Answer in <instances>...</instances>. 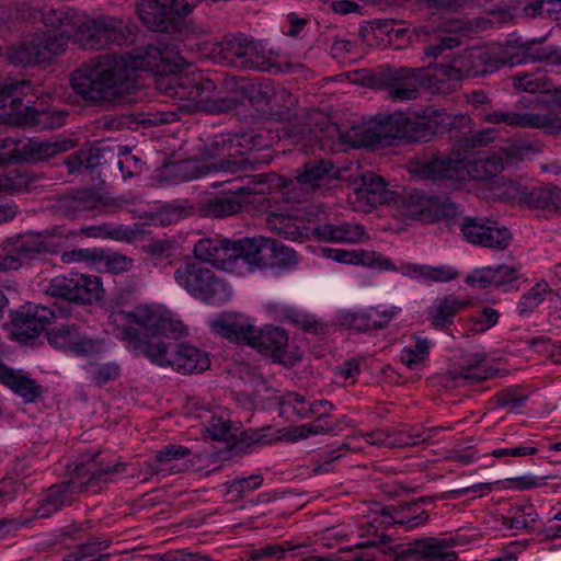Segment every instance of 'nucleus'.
I'll use <instances>...</instances> for the list:
<instances>
[{
    "label": "nucleus",
    "mask_w": 561,
    "mask_h": 561,
    "mask_svg": "<svg viewBox=\"0 0 561 561\" xmlns=\"http://www.w3.org/2000/svg\"><path fill=\"white\" fill-rule=\"evenodd\" d=\"M113 333L127 343L129 350L145 355L151 363L171 367L183 374L201 373L209 365L208 356L198 348L165 341L185 333L180 321L162 316L149 306H137L133 311L118 310L108 317Z\"/></svg>",
    "instance_id": "1"
},
{
    "label": "nucleus",
    "mask_w": 561,
    "mask_h": 561,
    "mask_svg": "<svg viewBox=\"0 0 561 561\" xmlns=\"http://www.w3.org/2000/svg\"><path fill=\"white\" fill-rule=\"evenodd\" d=\"M167 59L165 47L150 44L77 69L71 76V87L90 103L117 104L138 87L137 70L162 75Z\"/></svg>",
    "instance_id": "2"
},
{
    "label": "nucleus",
    "mask_w": 561,
    "mask_h": 561,
    "mask_svg": "<svg viewBox=\"0 0 561 561\" xmlns=\"http://www.w3.org/2000/svg\"><path fill=\"white\" fill-rule=\"evenodd\" d=\"M154 82L157 90L162 94L179 101V110H202L213 114L228 112L243 103L249 84L244 78L226 77L221 82L226 95H220L215 82L202 76L159 75L156 76Z\"/></svg>",
    "instance_id": "3"
},
{
    "label": "nucleus",
    "mask_w": 561,
    "mask_h": 561,
    "mask_svg": "<svg viewBox=\"0 0 561 561\" xmlns=\"http://www.w3.org/2000/svg\"><path fill=\"white\" fill-rule=\"evenodd\" d=\"M77 18L81 14L72 9L57 10L43 7L33 11V19H41L51 30L30 34L21 43L8 48V59L14 66H28L49 61L66 50L67 44L75 37Z\"/></svg>",
    "instance_id": "4"
},
{
    "label": "nucleus",
    "mask_w": 561,
    "mask_h": 561,
    "mask_svg": "<svg viewBox=\"0 0 561 561\" xmlns=\"http://www.w3.org/2000/svg\"><path fill=\"white\" fill-rule=\"evenodd\" d=\"M267 114L275 119L291 124V131L322 146L343 140L339 126L321 112H308L298 106V99L285 88H273Z\"/></svg>",
    "instance_id": "5"
},
{
    "label": "nucleus",
    "mask_w": 561,
    "mask_h": 561,
    "mask_svg": "<svg viewBox=\"0 0 561 561\" xmlns=\"http://www.w3.org/2000/svg\"><path fill=\"white\" fill-rule=\"evenodd\" d=\"M210 325L215 333L229 341L245 343L260 353L271 356L275 362H287L288 335L283 329L273 325L256 329L232 317L219 318Z\"/></svg>",
    "instance_id": "6"
},
{
    "label": "nucleus",
    "mask_w": 561,
    "mask_h": 561,
    "mask_svg": "<svg viewBox=\"0 0 561 561\" xmlns=\"http://www.w3.org/2000/svg\"><path fill=\"white\" fill-rule=\"evenodd\" d=\"M209 56L224 67L266 71L272 66L262 44L244 33H231L213 44Z\"/></svg>",
    "instance_id": "7"
},
{
    "label": "nucleus",
    "mask_w": 561,
    "mask_h": 561,
    "mask_svg": "<svg viewBox=\"0 0 561 561\" xmlns=\"http://www.w3.org/2000/svg\"><path fill=\"white\" fill-rule=\"evenodd\" d=\"M125 467L126 465L123 462L104 468H89L83 463L78 465L69 481L54 484L46 491L37 507V514L43 518L49 517L61 507L70 505L79 494L94 485L102 477L123 472Z\"/></svg>",
    "instance_id": "8"
},
{
    "label": "nucleus",
    "mask_w": 561,
    "mask_h": 561,
    "mask_svg": "<svg viewBox=\"0 0 561 561\" xmlns=\"http://www.w3.org/2000/svg\"><path fill=\"white\" fill-rule=\"evenodd\" d=\"M76 34L73 42H77L85 49H105L113 46H126L134 42L131 28L113 16H103L98 20L81 15L77 18Z\"/></svg>",
    "instance_id": "9"
},
{
    "label": "nucleus",
    "mask_w": 561,
    "mask_h": 561,
    "mask_svg": "<svg viewBox=\"0 0 561 561\" xmlns=\"http://www.w3.org/2000/svg\"><path fill=\"white\" fill-rule=\"evenodd\" d=\"M520 156V148L514 144L496 150L458 151V179L465 174L472 180L486 181L511 165Z\"/></svg>",
    "instance_id": "10"
},
{
    "label": "nucleus",
    "mask_w": 561,
    "mask_h": 561,
    "mask_svg": "<svg viewBox=\"0 0 561 561\" xmlns=\"http://www.w3.org/2000/svg\"><path fill=\"white\" fill-rule=\"evenodd\" d=\"M405 168L419 181H431L437 186L456 188V150L424 151L408 160Z\"/></svg>",
    "instance_id": "11"
},
{
    "label": "nucleus",
    "mask_w": 561,
    "mask_h": 561,
    "mask_svg": "<svg viewBox=\"0 0 561 561\" xmlns=\"http://www.w3.org/2000/svg\"><path fill=\"white\" fill-rule=\"evenodd\" d=\"M179 287L194 298L215 302L227 297V286L215 273L199 262H181L174 271Z\"/></svg>",
    "instance_id": "12"
},
{
    "label": "nucleus",
    "mask_w": 561,
    "mask_h": 561,
    "mask_svg": "<svg viewBox=\"0 0 561 561\" xmlns=\"http://www.w3.org/2000/svg\"><path fill=\"white\" fill-rule=\"evenodd\" d=\"M367 79L374 88H386L394 101L415 100L421 87H431V78L425 68H386Z\"/></svg>",
    "instance_id": "13"
},
{
    "label": "nucleus",
    "mask_w": 561,
    "mask_h": 561,
    "mask_svg": "<svg viewBox=\"0 0 561 561\" xmlns=\"http://www.w3.org/2000/svg\"><path fill=\"white\" fill-rule=\"evenodd\" d=\"M339 170L329 160H311L296 171L294 179L286 182L282 192L286 201H308L317 190L337 178Z\"/></svg>",
    "instance_id": "14"
},
{
    "label": "nucleus",
    "mask_w": 561,
    "mask_h": 561,
    "mask_svg": "<svg viewBox=\"0 0 561 561\" xmlns=\"http://www.w3.org/2000/svg\"><path fill=\"white\" fill-rule=\"evenodd\" d=\"M45 293L78 305H92L102 298V284L96 276L75 274L57 276L45 287Z\"/></svg>",
    "instance_id": "15"
},
{
    "label": "nucleus",
    "mask_w": 561,
    "mask_h": 561,
    "mask_svg": "<svg viewBox=\"0 0 561 561\" xmlns=\"http://www.w3.org/2000/svg\"><path fill=\"white\" fill-rule=\"evenodd\" d=\"M196 0H145L137 7V13L145 26L167 33L176 21L188 14Z\"/></svg>",
    "instance_id": "16"
},
{
    "label": "nucleus",
    "mask_w": 561,
    "mask_h": 561,
    "mask_svg": "<svg viewBox=\"0 0 561 561\" xmlns=\"http://www.w3.org/2000/svg\"><path fill=\"white\" fill-rule=\"evenodd\" d=\"M352 193L348 195L354 207L369 211L379 205L389 203L392 192L382 176L373 171L363 172L351 181Z\"/></svg>",
    "instance_id": "17"
},
{
    "label": "nucleus",
    "mask_w": 561,
    "mask_h": 561,
    "mask_svg": "<svg viewBox=\"0 0 561 561\" xmlns=\"http://www.w3.org/2000/svg\"><path fill=\"white\" fill-rule=\"evenodd\" d=\"M217 170L215 163L208 165L206 178L209 186L218 188L227 186L225 193L237 195H256L268 191L267 176L265 174L237 175L239 172H226V168Z\"/></svg>",
    "instance_id": "18"
},
{
    "label": "nucleus",
    "mask_w": 561,
    "mask_h": 561,
    "mask_svg": "<svg viewBox=\"0 0 561 561\" xmlns=\"http://www.w3.org/2000/svg\"><path fill=\"white\" fill-rule=\"evenodd\" d=\"M559 107L560 106L556 103L547 104L541 103V100H539L535 105V108L538 110L537 113L519 114L516 112L494 111L484 116V122L490 124H505L520 128L556 126L560 123L559 113H557Z\"/></svg>",
    "instance_id": "19"
},
{
    "label": "nucleus",
    "mask_w": 561,
    "mask_h": 561,
    "mask_svg": "<svg viewBox=\"0 0 561 561\" xmlns=\"http://www.w3.org/2000/svg\"><path fill=\"white\" fill-rule=\"evenodd\" d=\"M55 319V312L42 305H27L11 314L12 335L20 342L36 339Z\"/></svg>",
    "instance_id": "20"
},
{
    "label": "nucleus",
    "mask_w": 561,
    "mask_h": 561,
    "mask_svg": "<svg viewBox=\"0 0 561 561\" xmlns=\"http://www.w3.org/2000/svg\"><path fill=\"white\" fill-rule=\"evenodd\" d=\"M204 148L205 157L216 160L214 163L217 170L227 168L226 172H242L249 165V160L242 151L243 146L237 137L218 135Z\"/></svg>",
    "instance_id": "21"
},
{
    "label": "nucleus",
    "mask_w": 561,
    "mask_h": 561,
    "mask_svg": "<svg viewBox=\"0 0 561 561\" xmlns=\"http://www.w3.org/2000/svg\"><path fill=\"white\" fill-rule=\"evenodd\" d=\"M504 64L516 65L528 61L561 66V48L542 45L538 41H513L503 46Z\"/></svg>",
    "instance_id": "22"
},
{
    "label": "nucleus",
    "mask_w": 561,
    "mask_h": 561,
    "mask_svg": "<svg viewBox=\"0 0 561 561\" xmlns=\"http://www.w3.org/2000/svg\"><path fill=\"white\" fill-rule=\"evenodd\" d=\"M405 215L413 219L433 221L440 218H448L455 214V205L448 198L427 196L422 191L409 193L403 199Z\"/></svg>",
    "instance_id": "23"
},
{
    "label": "nucleus",
    "mask_w": 561,
    "mask_h": 561,
    "mask_svg": "<svg viewBox=\"0 0 561 561\" xmlns=\"http://www.w3.org/2000/svg\"><path fill=\"white\" fill-rule=\"evenodd\" d=\"M460 68L458 73L469 77H477L489 71H494L504 66L503 46L494 44L489 46H477L465 50L458 58Z\"/></svg>",
    "instance_id": "24"
},
{
    "label": "nucleus",
    "mask_w": 561,
    "mask_h": 561,
    "mask_svg": "<svg viewBox=\"0 0 561 561\" xmlns=\"http://www.w3.org/2000/svg\"><path fill=\"white\" fill-rule=\"evenodd\" d=\"M453 546L454 539L426 537L408 543L398 558L401 561H454Z\"/></svg>",
    "instance_id": "25"
},
{
    "label": "nucleus",
    "mask_w": 561,
    "mask_h": 561,
    "mask_svg": "<svg viewBox=\"0 0 561 561\" xmlns=\"http://www.w3.org/2000/svg\"><path fill=\"white\" fill-rule=\"evenodd\" d=\"M404 124V114L393 113L362 130L359 140L366 147L392 146L396 140L403 141Z\"/></svg>",
    "instance_id": "26"
},
{
    "label": "nucleus",
    "mask_w": 561,
    "mask_h": 561,
    "mask_svg": "<svg viewBox=\"0 0 561 561\" xmlns=\"http://www.w3.org/2000/svg\"><path fill=\"white\" fill-rule=\"evenodd\" d=\"M456 46V39L450 36L442 37L439 43L436 45H431L425 48V56L433 57L435 59L440 58L439 61L432 62L428 65L427 69L433 70V76L430 77L431 80L435 79L437 82H449L456 77V68L455 61L456 56L451 51Z\"/></svg>",
    "instance_id": "27"
},
{
    "label": "nucleus",
    "mask_w": 561,
    "mask_h": 561,
    "mask_svg": "<svg viewBox=\"0 0 561 561\" xmlns=\"http://www.w3.org/2000/svg\"><path fill=\"white\" fill-rule=\"evenodd\" d=\"M492 376L494 370L486 366L482 352H461L458 358V388L481 382Z\"/></svg>",
    "instance_id": "28"
},
{
    "label": "nucleus",
    "mask_w": 561,
    "mask_h": 561,
    "mask_svg": "<svg viewBox=\"0 0 561 561\" xmlns=\"http://www.w3.org/2000/svg\"><path fill=\"white\" fill-rule=\"evenodd\" d=\"M194 256L217 268L232 270L229 259V240L219 238H204L194 245Z\"/></svg>",
    "instance_id": "29"
},
{
    "label": "nucleus",
    "mask_w": 561,
    "mask_h": 561,
    "mask_svg": "<svg viewBox=\"0 0 561 561\" xmlns=\"http://www.w3.org/2000/svg\"><path fill=\"white\" fill-rule=\"evenodd\" d=\"M250 195L228 194L208 198L197 206V213L202 217L225 218L242 211L248 204Z\"/></svg>",
    "instance_id": "30"
},
{
    "label": "nucleus",
    "mask_w": 561,
    "mask_h": 561,
    "mask_svg": "<svg viewBox=\"0 0 561 561\" xmlns=\"http://www.w3.org/2000/svg\"><path fill=\"white\" fill-rule=\"evenodd\" d=\"M70 147V141L27 140L19 149V154L13 153L14 158L11 161H44L68 150Z\"/></svg>",
    "instance_id": "31"
},
{
    "label": "nucleus",
    "mask_w": 561,
    "mask_h": 561,
    "mask_svg": "<svg viewBox=\"0 0 561 561\" xmlns=\"http://www.w3.org/2000/svg\"><path fill=\"white\" fill-rule=\"evenodd\" d=\"M111 154L112 152L107 148H81L69 154L65 164L70 174L80 172L82 169L93 172L96 168L106 163Z\"/></svg>",
    "instance_id": "32"
},
{
    "label": "nucleus",
    "mask_w": 561,
    "mask_h": 561,
    "mask_svg": "<svg viewBox=\"0 0 561 561\" xmlns=\"http://www.w3.org/2000/svg\"><path fill=\"white\" fill-rule=\"evenodd\" d=\"M316 232L324 241L341 243H356L365 236L363 226L347 222L341 225L325 224L318 227Z\"/></svg>",
    "instance_id": "33"
},
{
    "label": "nucleus",
    "mask_w": 561,
    "mask_h": 561,
    "mask_svg": "<svg viewBox=\"0 0 561 561\" xmlns=\"http://www.w3.org/2000/svg\"><path fill=\"white\" fill-rule=\"evenodd\" d=\"M0 382L8 386L15 393L21 396L25 402L34 401L41 393L39 387L34 380L20 373L7 368L0 362Z\"/></svg>",
    "instance_id": "34"
},
{
    "label": "nucleus",
    "mask_w": 561,
    "mask_h": 561,
    "mask_svg": "<svg viewBox=\"0 0 561 561\" xmlns=\"http://www.w3.org/2000/svg\"><path fill=\"white\" fill-rule=\"evenodd\" d=\"M333 253L335 254L334 261L339 263L359 264L377 270L394 268L388 259L376 252L336 249V252Z\"/></svg>",
    "instance_id": "35"
},
{
    "label": "nucleus",
    "mask_w": 561,
    "mask_h": 561,
    "mask_svg": "<svg viewBox=\"0 0 561 561\" xmlns=\"http://www.w3.org/2000/svg\"><path fill=\"white\" fill-rule=\"evenodd\" d=\"M539 515L533 504L512 507L503 517V524L507 529L520 531H535L538 526Z\"/></svg>",
    "instance_id": "36"
},
{
    "label": "nucleus",
    "mask_w": 561,
    "mask_h": 561,
    "mask_svg": "<svg viewBox=\"0 0 561 561\" xmlns=\"http://www.w3.org/2000/svg\"><path fill=\"white\" fill-rule=\"evenodd\" d=\"M99 196L92 191H81L75 196H66L59 199L58 209L68 218H76L79 214L96 207Z\"/></svg>",
    "instance_id": "37"
},
{
    "label": "nucleus",
    "mask_w": 561,
    "mask_h": 561,
    "mask_svg": "<svg viewBox=\"0 0 561 561\" xmlns=\"http://www.w3.org/2000/svg\"><path fill=\"white\" fill-rule=\"evenodd\" d=\"M30 84L25 80H1L0 81V108L4 110V115L18 113L24 90Z\"/></svg>",
    "instance_id": "38"
},
{
    "label": "nucleus",
    "mask_w": 561,
    "mask_h": 561,
    "mask_svg": "<svg viewBox=\"0 0 561 561\" xmlns=\"http://www.w3.org/2000/svg\"><path fill=\"white\" fill-rule=\"evenodd\" d=\"M500 317L501 314L499 310L492 307L482 306L477 308L466 320L463 336L483 333L494 328L497 324Z\"/></svg>",
    "instance_id": "39"
},
{
    "label": "nucleus",
    "mask_w": 561,
    "mask_h": 561,
    "mask_svg": "<svg viewBox=\"0 0 561 561\" xmlns=\"http://www.w3.org/2000/svg\"><path fill=\"white\" fill-rule=\"evenodd\" d=\"M422 501L423 500L409 502V503H405L404 505H401L394 510L396 516L402 515L405 511H411V513L413 515L411 518H408V519H396L394 516L390 512H388L386 508H381L380 513H379L380 524H385V525L398 524V525H404L409 528H413V527L424 523L428 518V515L426 514L425 511L419 512V510H420L419 503Z\"/></svg>",
    "instance_id": "40"
},
{
    "label": "nucleus",
    "mask_w": 561,
    "mask_h": 561,
    "mask_svg": "<svg viewBox=\"0 0 561 561\" xmlns=\"http://www.w3.org/2000/svg\"><path fill=\"white\" fill-rule=\"evenodd\" d=\"M67 112L61 110L25 108V122L42 129H54L64 125Z\"/></svg>",
    "instance_id": "41"
},
{
    "label": "nucleus",
    "mask_w": 561,
    "mask_h": 561,
    "mask_svg": "<svg viewBox=\"0 0 561 561\" xmlns=\"http://www.w3.org/2000/svg\"><path fill=\"white\" fill-rule=\"evenodd\" d=\"M404 135L405 142H426L436 134V124L426 118L412 119L404 115Z\"/></svg>",
    "instance_id": "42"
},
{
    "label": "nucleus",
    "mask_w": 561,
    "mask_h": 561,
    "mask_svg": "<svg viewBox=\"0 0 561 561\" xmlns=\"http://www.w3.org/2000/svg\"><path fill=\"white\" fill-rule=\"evenodd\" d=\"M524 198L533 208L557 207L561 204V191L554 186H538L527 192Z\"/></svg>",
    "instance_id": "43"
},
{
    "label": "nucleus",
    "mask_w": 561,
    "mask_h": 561,
    "mask_svg": "<svg viewBox=\"0 0 561 561\" xmlns=\"http://www.w3.org/2000/svg\"><path fill=\"white\" fill-rule=\"evenodd\" d=\"M551 291L549 283L541 280L526 291L517 302V312L520 317H527L545 300Z\"/></svg>",
    "instance_id": "44"
},
{
    "label": "nucleus",
    "mask_w": 561,
    "mask_h": 561,
    "mask_svg": "<svg viewBox=\"0 0 561 561\" xmlns=\"http://www.w3.org/2000/svg\"><path fill=\"white\" fill-rule=\"evenodd\" d=\"M513 87L517 90H522L529 93H546L550 91L551 83L547 76L541 72L533 73H518L512 77Z\"/></svg>",
    "instance_id": "45"
},
{
    "label": "nucleus",
    "mask_w": 561,
    "mask_h": 561,
    "mask_svg": "<svg viewBox=\"0 0 561 561\" xmlns=\"http://www.w3.org/2000/svg\"><path fill=\"white\" fill-rule=\"evenodd\" d=\"M491 219L467 217L460 226L463 238L473 245L484 248Z\"/></svg>",
    "instance_id": "46"
},
{
    "label": "nucleus",
    "mask_w": 561,
    "mask_h": 561,
    "mask_svg": "<svg viewBox=\"0 0 561 561\" xmlns=\"http://www.w3.org/2000/svg\"><path fill=\"white\" fill-rule=\"evenodd\" d=\"M9 245H13L14 251H16L21 261L24 263L37 254L49 252L51 241L38 238L16 239L14 241H10Z\"/></svg>",
    "instance_id": "47"
},
{
    "label": "nucleus",
    "mask_w": 561,
    "mask_h": 561,
    "mask_svg": "<svg viewBox=\"0 0 561 561\" xmlns=\"http://www.w3.org/2000/svg\"><path fill=\"white\" fill-rule=\"evenodd\" d=\"M273 88L274 87L270 83H255L249 81L245 89L244 101L248 100L249 103L257 111L267 113Z\"/></svg>",
    "instance_id": "48"
},
{
    "label": "nucleus",
    "mask_w": 561,
    "mask_h": 561,
    "mask_svg": "<svg viewBox=\"0 0 561 561\" xmlns=\"http://www.w3.org/2000/svg\"><path fill=\"white\" fill-rule=\"evenodd\" d=\"M484 248L491 249L496 252H502L505 251L511 245L513 241V233L507 227L501 226L497 222L491 220L488 230V236L486 239H484Z\"/></svg>",
    "instance_id": "49"
},
{
    "label": "nucleus",
    "mask_w": 561,
    "mask_h": 561,
    "mask_svg": "<svg viewBox=\"0 0 561 561\" xmlns=\"http://www.w3.org/2000/svg\"><path fill=\"white\" fill-rule=\"evenodd\" d=\"M257 242H260L259 237L243 238L237 241L229 240V259L232 264V270L239 259L249 264Z\"/></svg>",
    "instance_id": "50"
},
{
    "label": "nucleus",
    "mask_w": 561,
    "mask_h": 561,
    "mask_svg": "<svg viewBox=\"0 0 561 561\" xmlns=\"http://www.w3.org/2000/svg\"><path fill=\"white\" fill-rule=\"evenodd\" d=\"M195 211L197 213V208L187 203L171 204L162 207V209L159 213V218L161 224L172 225L193 215Z\"/></svg>",
    "instance_id": "51"
},
{
    "label": "nucleus",
    "mask_w": 561,
    "mask_h": 561,
    "mask_svg": "<svg viewBox=\"0 0 561 561\" xmlns=\"http://www.w3.org/2000/svg\"><path fill=\"white\" fill-rule=\"evenodd\" d=\"M456 312V298L453 296L445 297L435 308L432 317V323L436 328L445 327L453 323Z\"/></svg>",
    "instance_id": "52"
},
{
    "label": "nucleus",
    "mask_w": 561,
    "mask_h": 561,
    "mask_svg": "<svg viewBox=\"0 0 561 561\" xmlns=\"http://www.w3.org/2000/svg\"><path fill=\"white\" fill-rule=\"evenodd\" d=\"M102 343L85 334H81L78 330L75 334L70 351L79 356H88L91 354L100 353Z\"/></svg>",
    "instance_id": "53"
},
{
    "label": "nucleus",
    "mask_w": 561,
    "mask_h": 561,
    "mask_svg": "<svg viewBox=\"0 0 561 561\" xmlns=\"http://www.w3.org/2000/svg\"><path fill=\"white\" fill-rule=\"evenodd\" d=\"M259 241L260 242H257L255 249L253 250L249 265L264 268L270 265L267 254H272V250H274L276 245L274 239L259 237Z\"/></svg>",
    "instance_id": "54"
},
{
    "label": "nucleus",
    "mask_w": 561,
    "mask_h": 561,
    "mask_svg": "<svg viewBox=\"0 0 561 561\" xmlns=\"http://www.w3.org/2000/svg\"><path fill=\"white\" fill-rule=\"evenodd\" d=\"M77 328L75 325H61L48 332L49 343L57 348H69L73 341Z\"/></svg>",
    "instance_id": "55"
},
{
    "label": "nucleus",
    "mask_w": 561,
    "mask_h": 561,
    "mask_svg": "<svg viewBox=\"0 0 561 561\" xmlns=\"http://www.w3.org/2000/svg\"><path fill=\"white\" fill-rule=\"evenodd\" d=\"M206 431L215 440H228L229 438L236 437L231 432L230 421L225 420L222 416H211L206 426Z\"/></svg>",
    "instance_id": "56"
},
{
    "label": "nucleus",
    "mask_w": 561,
    "mask_h": 561,
    "mask_svg": "<svg viewBox=\"0 0 561 561\" xmlns=\"http://www.w3.org/2000/svg\"><path fill=\"white\" fill-rule=\"evenodd\" d=\"M493 271L491 266L476 268L466 276L465 282L472 288L485 289L493 287Z\"/></svg>",
    "instance_id": "57"
},
{
    "label": "nucleus",
    "mask_w": 561,
    "mask_h": 561,
    "mask_svg": "<svg viewBox=\"0 0 561 561\" xmlns=\"http://www.w3.org/2000/svg\"><path fill=\"white\" fill-rule=\"evenodd\" d=\"M119 376V366L115 363L95 365L92 371V380L96 386H103Z\"/></svg>",
    "instance_id": "58"
},
{
    "label": "nucleus",
    "mask_w": 561,
    "mask_h": 561,
    "mask_svg": "<svg viewBox=\"0 0 561 561\" xmlns=\"http://www.w3.org/2000/svg\"><path fill=\"white\" fill-rule=\"evenodd\" d=\"M191 455V450L181 445H167L156 453V461L163 465H170L172 461L185 458Z\"/></svg>",
    "instance_id": "59"
},
{
    "label": "nucleus",
    "mask_w": 561,
    "mask_h": 561,
    "mask_svg": "<svg viewBox=\"0 0 561 561\" xmlns=\"http://www.w3.org/2000/svg\"><path fill=\"white\" fill-rule=\"evenodd\" d=\"M519 195V188L516 183L505 180L499 179L494 182V187L492 188V197L499 201H512L515 199Z\"/></svg>",
    "instance_id": "60"
},
{
    "label": "nucleus",
    "mask_w": 561,
    "mask_h": 561,
    "mask_svg": "<svg viewBox=\"0 0 561 561\" xmlns=\"http://www.w3.org/2000/svg\"><path fill=\"white\" fill-rule=\"evenodd\" d=\"M491 270L493 271V287L495 288H500L518 278V268L514 265L502 264L491 266Z\"/></svg>",
    "instance_id": "61"
},
{
    "label": "nucleus",
    "mask_w": 561,
    "mask_h": 561,
    "mask_svg": "<svg viewBox=\"0 0 561 561\" xmlns=\"http://www.w3.org/2000/svg\"><path fill=\"white\" fill-rule=\"evenodd\" d=\"M421 440H425L422 434H410L404 431H390V439L388 448H403L417 445Z\"/></svg>",
    "instance_id": "62"
},
{
    "label": "nucleus",
    "mask_w": 561,
    "mask_h": 561,
    "mask_svg": "<svg viewBox=\"0 0 561 561\" xmlns=\"http://www.w3.org/2000/svg\"><path fill=\"white\" fill-rule=\"evenodd\" d=\"M527 396L519 392L517 388H508L495 396L497 405L511 407V409L519 408L524 404Z\"/></svg>",
    "instance_id": "63"
},
{
    "label": "nucleus",
    "mask_w": 561,
    "mask_h": 561,
    "mask_svg": "<svg viewBox=\"0 0 561 561\" xmlns=\"http://www.w3.org/2000/svg\"><path fill=\"white\" fill-rule=\"evenodd\" d=\"M293 322L309 333L323 334L328 332V325L322 321L307 314H297Z\"/></svg>",
    "instance_id": "64"
}]
</instances>
